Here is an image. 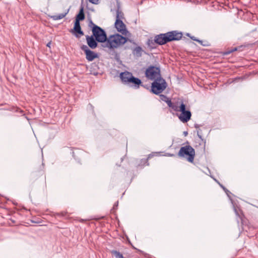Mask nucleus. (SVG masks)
Instances as JSON below:
<instances>
[{"instance_id":"1","label":"nucleus","mask_w":258,"mask_h":258,"mask_svg":"<svg viewBox=\"0 0 258 258\" xmlns=\"http://www.w3.org/2000/svg\"><path fill=\"white\" fill-rule=\"evenodd\" d=\"M127 37L119 34L109 35L104 43L101 44V47L108 52L114 51L115 49L119 48L127 41Z\"/></svg>"},{"instance_id":"2","label":"nucleus","mask_w":258,"mask_h":258,"mask_svg":"<svg viewBox=\"0 0 258 258\" xmlns=\"http://www.w3.org/2000/svg\"><path fill=\"white\" fill-rule=\"evenodd\" d=\"M119 78L121 82L131 88L138 89L140 86L145 87L141 79L133 76L131 72L124 71L119 74Z\"/></svg>"},{"instance_id":"3","label":"nucleus","mask_w":258,"mask_h":258,"mask_svg":"<svg viewBox=\"0 0 258 258\" xmlns=\"http://www.w3.org/2000/svg\"><path fill=\"white\" fill-rule=\"evenodd\" d=\"M182 37V33L173 31L156 36L155 41L160 45H163L172 41L179 40Z\"/></svg>"},{"instance_id":"4","label":"nucleus","mask_w":258,"mask_h":258,"mask_svg":"<svg viewBox=\"0 0 258 258\" xmlns=\"http://www.w3.org/2000/svg\"><path fill=\"white\" fill-rule=\"evenodd\" d=\"M167 84L162 77H158L151 84L150 92L155 95H159L165 90Z\"/></svg>"},{"instance_id":"5","label":"nucleus","mask_w":258,"mask_h":258,"mask_svg":"<svg viewBox=\"0 0 258 258\" xmlns=\"http://www.w3.org/2000/svg\"><path fill=\"white\" fill-rule=\"evenodd\" d=\"M177 155L181 158H185L189 163H192L195 157V150L190 145L181 147Z\"/></svg>"},{"instance_id":"6","label":"nucleus","mask_w":258,"mask_h":258,"mask_svg":"<svg viewBox=\"0 0 258 258\" xmlns=\"http://www.w3.org/2000/svg\"><path fill=\"white\" fill-rule=\"evenodd\" d=\"M179 111L180 113H177L176 115L182 122L186 123L191 119V112L189 109L187 108L186 105L182 100H181L179 104Z\"/></svg>"},{"instance_id":"7","label":"nucleus","mask_w":258,"mask_h":258,"mask_svg":"<svg viewBox=\"0 0 258 258\" xmlns=\"http://www.w3.org/2000/svg\"><path fill=\"white\" fill-rule=\"evenodd\" d=\"M93 36L95 38L96 40L98 42H101V44L104 43L106 41L108 37L106 36L105 32L100 27L93 24L92 29Z\"/></svg>"},{"instance_id":"8","label":"nucleus","mask_w":258,"mask_h":258,"mask_svg":"<svg viewBox=\"0 0 258 258\" xmlns=\"http://www.w3.org/2000/svg\"><path fill=\"white\" fill-rule=\"evenodd\" d=\"M145 76L150 80H155L158 77H161L160 68L157 66H149L145 72Z\"/></svg>"},{"instance_id":"9","label":"nucleus","mask_w":258,"mask_h":258,"mask_svg":"<svg viewBox=\"0 0 258 258\" xmlns=\"http://www.w3.org/2000/svg\"><path fill=\"white\" fill-rule=\"evenodd\" d=\"M115 27L117 31L120 33L122 35L130 37L131 34L126 30V26L123 22L119 19L118 15L116 17V20L115 23Z\"/></svg>"},{"instance_id":"10","label":"nucleus","mask_w":258,"mask_h":258,"mask_svg":"<svg viewBox=\"0 0 258 258\" xmlns=\"http://www.w3.org/2000/svg\"><path fill=\"white\" fill-rule=\"evenodd\" d=\"M85 67L89 73L94 76L102 75L103 73L102 69L99 66H85Z\"/></svg>"},{"instance_id":"11","label":"nucleus","mask_w":258,"mask_h":258,"mask_svg":"<svg viewBox=\"0 0 258 258\" xmlns=\"http://www.w3.org/2000/svg\"><path fill=\"white\" fill-rule=\"evenodd\" d=\"M201 126V125L197 123H195L194 124L195 127L198 129L197 130V135L199 138L201 140V141L204 143V150L205 151L206 141L205 139L203 138V136L204 135V134L203 133V130L200 128V127Z\"/></svg>"},{"instance_id":"12","label":"nucleus","mask_w":258,"mask_h":258,"mask_svg":"<svg viewBox=\"0 0 258 258\" xmlns=\"http://www.w3.org/2000/svg\"><path fill=\"white\" fill-rule=\"evenodd\" d=\"M86 40L88 46L90 48L94 49L97 46V41L93 35L91 36H86Z\"/></svg>"},{"instance_id":"13","label":"nucleus","mask_w":258,"mask_h":258,"mask_svg":"<svg viewBox=\"0 0 258 258\" xmlns=\"http://www.w3.org/2000/svg\"><path fill=\"white\" fill-rule=\"evenodd\" d=\"M82 49L85 51L86 58L88 60H92L96 57V55L93 52L89 50L87 46L83 45Z\"/></svg>"},{"instance_id":"14","label":"nucleus","mask_w":258,"mask_h":258,"mask_svg":"<svg viewBox=\"0 0 258 258\" xmlns=\"http://www.w3.org/2000/svg\"><path fill=\"white\" fill-rule=\"evenodd\" d=\"M244 48H245V46L240 45L237 47H231L230 48H228L224 52H223V55H228L232 52L235 51H239L241 52L244 50Z\"/></svg>"},{"instance_id":"15","label":"nucleus","mask_w":258,"mask_h":258,"mask_svg":"<svg viewBox=\"0 0 258 258\" xmlns=\"http://www.w3.org/2000/svg\"><path fill=\"white\" fill-rule=\"evenodd\" d=\"M70 32H71L72 33L76 34V36L77 37H79L77 35V33H78L81 35H84L83 32L81 30V28L80 26V22H78V21L77 22H75L74 29H72L70 31Z\"/></svg>"},{"instance_id":"16","label":"nucleus","mask_w":258,"mask_h":258,"mask_svg":"<svg viewBox=\"0 0 258 258\" xmlns=\"http://www.w3.org/2000/svg\"><path fill=\"white\" fill-rule=\"evenodd\" d=\"M154 156L153 154H150L148 155V157L147 158H143L140 160V163L138 164V167H141V168L144 167L145 165H149V163L148 162V160L150 158Z\"/></svg>"},{"instance_id":"17","label":"nucleus","mask_w":258,"mask_h":258,"mask_svg":"<svg viewBox=\"0 0 258 258\" xmlns=\"http://www.w3.org/2000/svg\"><path fill=\"white\" fill-rule=\"evenodd\" d=\"M69 12V10H68L65 13L60 14L59 15H55L53 16H51L50 17L51 19H52L53 20L56 21L58 20H60L64 17H66V16L67 15V14Z\"/></svg>"},{"instance_id":"18","label":"nucleus","mask_w":258,"mask_h":258,"mask_svg":"<svg viewBox=\"0 0 258 258\" xmlns=\"http://www.w3.org/2000/svg\"><path fill=\"white\" fill-rule=\"evenodd\" d=\"M85 19V15L83 11V8H82L79 13V14L77 15L75 22L78 21V22H80V21L83 20Z\"/></svg>"},{"instance_id":"19","label":"nucleus","mask_w":258,"mask_h":258,"mask_svg":"<svg viewBox=\"0 0 258 258\" xmlns=\"http://www.w3.org/2000/svg\"><path fill=\"white\" fill-rule=\"evenodd\" d=\"M219 185L223 189V190L225 191V192L227 195V197L230 200L232 204H233V202H233V200L232 199V198H231V197L230 196L231 195H233V194L228 189H227L222 184H221V183H219Z\"/></svg>"},{"instance_id":"20","label":"nucleus","mask_w":258,"mask_h":258,"mask_svg":"<svg viewBox=\"0 0 258 258\" xmlns=\"http://www.w3.org/2000/svg\"><path fill=\"white\" fill-rule=\"evenodd\" d=\"M111 254L114 256L115 258H126L125 256H124L121 252H120L119 251H117L116 250H110Z\"/></svg>"},{"instance_id":"21","label":"nucleus","mask_w":258,"mask_h":258,"mask_svg":"<svg viewBox=\"0 0 258 258\" xmlns=\"http://www.w3.org/2000/svg\"><path fill=\"white\" fill-rule=\"evenodd\" d=\"M233 209H234V212H235L236 215L238 216L240 218V219L241 220V223L243 225L244 224L243 218H244V216L243 214L242 211L241 210H239V211L241 212V215H240L238 213V211H237V209L236 208V207H235V206L234 205H233Z\"/></svg>"},{"instance_id":"22","label":"nucleus","mask_w":258,"mask_h":258,"mask_svg":"<svg viewBox=\"0 0 258 258\" xmlns=\"http://www.w3.org/2000/svg\"><path fill=\"white\" fill-rule=\"evenodd\" d=\"M180 102H181V101H180V102L177 101L175 103H173V104L171 106V108L175 111H179V104H180Z\"/></svg>"},{"instance_id":"23","label":"nucleus","mask_w":258,"mask_h":258,"mask_svg":"<svg viewBox=\"0 0 258 258\" xmlns=\"http://www.w3.org/2000/svg\"><path fill=\"white\" fill-rule=\"evenodd\" d=\"M159 95V97H160V100L163 101H164V102H165L169 98L168 97H167V96H166L165 95H163V94H160Z\"/></svg>"},{"instance_id":"24","label":"nucleus","mask_w":258,"mask_h":258,"mask_svg":"<svg viewBox=\"0 0 258 258\" xmlns=\"http://www.w3.org/2000/svg\"><path fill=\"white\" fill-rule=\"evenodd\" d=\"M118 206V202L117 201L116 202H115L114 203L112 209L111 210V213H113L115 212V210L117 208Z\"/></svg>"},{"instance_id":"25","label":"nucleus","mask_w":258,"mask_h":258,"mask_svg":"<svg viewBox=\"0 0 258 258\" xmlns=\"http://www.w3.org/2000/svg\"><path fill=\"white\" fill-rule=\"evenodd\" d=\"M165 102L170 108H171V106L173 104V102H172L171 100L169 98H168Z\"/></svg>"},{"instance_id":"26","label":"nucleus","mask_w":258,"mask_h":258,"mask_svg":"<svg viewBox=\"0 0 258 258\" xmlns=\"http://www.w3.org/2000/svg\"><path fill=\"white\" fill-rule=\"evenodd\" d=\"M66 215V212H62L61 213H55V216H56L57 217H64Z\"/></svg>"},{"instance_id":"27","label":"nucleus","mask_w":258,"mask_h":258,"mask_svg":"<svg viewBox=\"0 0 258 258\" xmlns=\"http://www.w3.org/2000/svg\"><path fill=\"white\" fill-rule=\"evenodd\" d=\"M99 1H100V0H89V1L91 3H92V4H95V5H97V4H98V3H99Z\"/></svg>"},{"instance_id":"28","label":"nucleus","mask_w":258,"mask_h":258,"mask_svg":"<svg viewBox=\"0 0 258 258\" xmlns=\"http://www.w3.org/2000/svg\"><path fill=\"white\" fill-rule=\"evenodd\" d=\"M128 242H129V243H130V244L132 245V247H133L134 249H136L137 250H138V251H140V252H142V253H143V251H142V250H140V249H137V248H136L134 246H133V245H132V244L131 243V241H130V240H128Z\"/></svg>"},{"instance_id":"29","label":"nucleus","mask_w":258,"mask_h":258,"mask_svg":"<svg viewBox=\"0 0 258 258\" xmlns=\"http://www.w3.org/2000/svg\"><path fill=\"white\" fill-rule=\"evenodd\" d=\"M165 156H169V157H174L175 156V155L173 154H171V153H166Z\"/></svg>"},{"instance_id":"30","label":"nucleus","mask_w":258,"mask_h":258,"mask_svg":"<svg viewBox=\"0 0 258 258\" xmlns=\"http://www.w3.org/2000/svg\"><path fill=\"white\" fill-rule=\"evenodd\" d=\"M183 135L184 137H186L188 135V132L187 131H184L183 133Z\"/></svg>"},{"instance_id":"31","label":"nucleus","mask_w":258,"mask_h":258,"mask_svg":"<svg viewBox=\"0 0 258 258\" xmlns=\"http://www.w3.org/2000/svg\"><path fill=\"white\" fill-rule=\"evenodd\" d=\"M50 44H51V42H48L47 44V46L50 47Z\"/></svg>"},{"instance_id":"32","label":"nucleus","mask_w":258,"mask_h":258,"mask_svg":"<svg viewBox=\"0 0 258 258\" xmlns=\"http://www.w3.org/2000/svg\"><path fill=\"white\" fill-rule=\"evenodd\" d=\"M203 130H204V131H208L207 128H206V127H204V128H203Z\"/></svg>"},{"instance_id":"33","label":"nucleus","mask_w":258,"mask_h":258,"mask_svg":"<svg viewBox=\"0 0 258 258\" xmlns=\"http://www.w3.org/2000/svg\"><path fill=\"white\" fill-rule=\"evenodd\" d=\"M215 181L217 182V183H218L219 184V183H220L218 180H216V179H215Z\"/></svg>"},{"instance_id":"34","label":"nucleus","mask_w":258,"mask_h":258,"mask_svg":"<svg viewBox=\"0 0 258 258\" xmlns=\"http://www.w3.org/2000/svg\"><path fill=\"white\" fill-rule=\"evenodd\" d=\"M144 85L145 86V88L148 89V87H147V85Z\"/></svg>"},{"instance_id":"35","label":"nucleus","mask_w":258,"mask_h":258,"mask_svg":"<svg viewBox=\"0 0 258 258\" xmlns=\"http://www.w3.org/2000/svg\"><path fill=\"white\" fill-rule=\"evenodd\" d=\"M123 160V157L121 158V162H122Z\"/></svg>"},{"instance_id":"36","label":"nucleus","mask_w":258,"mask_h":258,"mask_svg":"<svg viewBox=\"0 0 258 258\" xmlns=\"http://www.w3.org/2000/svg\"><path fill=\"white\" fill-rule=\"evenodd\" d=\"M20 112L23 113V110H20Z\"/></svg>"},{"instance_id":"37","label":"nucleus","mask_w":258,"mask_h":258,"mask_svg":"<svg viewBox=\"0 0 258 258\" xmlns=\"http://www.w3.org/2000/svg\"><path fill=\"white\" fill-rule=\"evenodd\" d=\"M243 66H238V67H243Z\"/></svg>"},{"instance_id":"38","label":"nucleus","mask_w":258,"mask_h":258,"mask_svg":"<svg viewBox=\"0 0 258 258\" xmlns=\"http://www.w3.org/2000/svg\"><path fill=\"white\" fill-rule=\"evenodd\" d=\"M126 258H130V257H126Z\"/></svg>"}]
</instances>
